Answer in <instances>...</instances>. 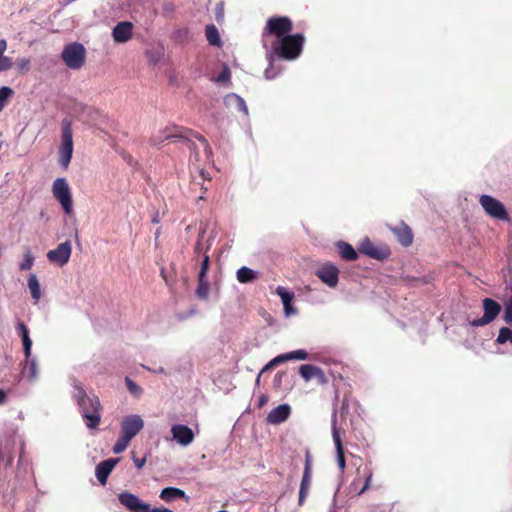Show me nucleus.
Here are the masks:
<instances>
[{
	"instance_id": "nucleus-37",
	"label": "nucleus",
	"mask_w": 512,
	"mask_h": 512,
	"mask_svg": "<svg viewBox=\"0 0 512 512\" xmlns=\"http://www.w3.org/2000/svg\"><path fill=\"white\" fill-rule=\"evenodd\" d=\"M34 256L31 253L30 249H27V252L25 253V258L22 262L19 264V269L21 271H27L30 270L34 264Z\"/></svg>"
},
{
	"instance_id": "nucleus-13",
	"label": "nucleus",
	"mask_w": 512,
	"mask_h": 512,
	"mask_svg": "<svg viewBox=\"0 0 512 512\" xmlns=\"http://www.w3.org/2000/svg\"><path fill=\"white\" fill-rule=\"evenodd\" d=\"M72 252L70 241L60 243L55 249L47 253V258L50 262L64 266L68 263Z\"/></svg>"
},
{
	"instance_id": "nucleus-45",
	"label": "nucleus",
	"mask_w": 512,
	"mask_h": 512,
	"mask_svg": "<svg viewBox=\"0 0 512 512\" xmlns=\"http://www.w3.org/2000/svg\"><path fill=\"white\" fill-rule=\"evenodd\" d=\"M304 471L312 472V455L308 449L305 451Z\"/></svg>"
},
{
	"instance_id": "nucleus-50",
	"label": "nucleus",
	"mask_w": 512,
	"mask_h": 512,
	"mask_svg": "<svg viewBox=\"0 0 512 512\" xmlns=\"http://www.w3.org/2000/svg\"><path fill=\"white\" fill-rule=\"evenodd\" d=\"M148 512H173V511L168 508H165V507H161V508H150L149 507Z\"/></svg>"
},
{
	"instance_id": "nucleus-16",
	"label": "nucleus",
	"mask_w": 512,
	"mask_h": 512,
	"mask_svg": "<svg viewBox=\"0 0 512 512\" xmlns=\"http://www.w3.org/2000/svg\"><path fill=\"white\" fill-rule=\"evenodd\" d=\"M316 276L329 287H335L338 283L339 270L335 265L327 263L317 270Z\"/></svg>"
},
{
	"instance_id": "nucleus-57",
	"label": "nucleus",
	"mask_w": 512,
	"mask_h": 512,
	"mask_svg": "<svg viewBox=\"0 0 512 512\" xmlns=\"http://www.w3.org/2000/svg\"><path fill=\"white\" fill-rule=\"evenodd\" d=\"M218 512H228V511H226V510H221V511H218Z\"/></svg>"
},
{
	"instance_id": "nucleus-3",
	"label": "nucleus",
	"mask_w": 512,
	"mask_h": 512,
	"mask_svg": "<svg viewBox=\"0 0 512 512\" xmlns=\"http://www.w3.org/2000/svg\"><path fill=\"white\" fill-rule=\"evenodd\" d=\"M293 30V22L287 16H273L270 17L266 25L263 29L262 37L264 46H266L265 41L269 36H274L275 39H280L282 37L290 35Z\"/></svg>"
},
{
	"instance_id": "nucleus-15",
	"label": "nucleus",
	"mask_w": 512,
	"mask_h": 512,
	"mask_svg": "<svg viewBox=\"0 0 512 512\" xmlns=\"http://www.w3.org/2000/svg\"><path fill=\"white\" fill-rule=\"evenodd\" d=\"M119 502L131 512H148L149 504L143 503L136 495L123 492L118 495Z\"/></svg>"
},
{
	"instance_id": "nucleus-51",
	"label": "nucleus",
	"mask_w": 512,
	"mask_h": 512,
	"mask_svg": "<svg viewBox=\"0 0 512 512\" xmlns=\"http://www.w3.org/2000/svg\"><path fill=\"white\" fill-rule=\"evenodd\" d=\"M163 10L165 12H169V13H172L174 11V7H173V4L171 3H166L163 5Z\"/></svg>"
},
{
	"instance_id": "nucleus-48",
	"label": "nucleus",
	"mask_w": 512,
	"mask_h": 512,
	"mask_svg": "<svg viewBox=\"0 0 512 512\" xmlns=\"http://www.w3.org/2000/svg\"><path fill=\"white\" fill-rule=\"evenodd\" d=\"M268 401H269L268 396L265 394H262L258 400V407L261 408V407L265 406L268 403Z\"/></svg>"
},
{
	"instance_id": "nucleus-43",
	"label": "nucleus",
	"mask_w": 512,
	"mask_h": 512,
	"mask_svg": "<svg viewBox=\"0 0 512 512\" xmlns=\"http://www.w3.org/2000/svg\"><path fill=\"white\" fill-rule=\"evenodd\" d=\"M504 320H505V322H507L509 324L512 323V296L505 303Z\"/></svg>"
},
{
	"instance_id": "nucleus-10",
	"label": "nucleus",
	"mask_w": 512,
	"mask_h": 512,
	"mask_svg": "<svg viewBox=\"0 0 512 512\" xmlns=\"http://www.w3.org/2000/svg\"><path fill=\"white\" fill-rule=\"evenodd\" d=\"M344 434L345 431L337 427V415L334 413L332 416V437L336 449L337 465L341 473H343L346 468L345 450L342 443V436Z\"/></svg>"
},
{
	"instance_id": "nucleus-7",
	"label": "nucleus",
	"mask_w": 512,
	"mask_h": 512,
	"mask_svg": "<svg viewBox=\"0 0 512 512\" xmlns=\"http://www.w3.org/2000/svg\"><path fill=\"white\" fill-rule=\"evenodd\" d=\"M479 203L486 214L490 217L502 221L509 220V214L505 206L498 199L484 194L480 196Z\"/></svg>"
},
{
	"instance_id": "nucleus-40",
	"label": "nucleus",
	"mask_w": 512,
	"mask_h": 512,
	"mask_svg": "<svg viewBox=\"0 0 512 512\" xmlns=\"http://www.w3.org/2000/svg\"><path fill=\"white\" fill-rule=\"evenodd\" d=\"M125 383H126L128 391L133 396L138 397L142 394V392H143L142 388L139 385H137L133 380H131L129 377L125 378Z\"/></svg>"
},
{
	"instance_id": "nucleus-17",
	"label": "nucleus",
	"mask_w": 512,
	"mask_h": 512,
	"mask_svg": "<svg viewBox=\"0 0 512 512\" xmlns=\"http://www.w3.org/2000/svg\"><path fill=\"white\" fill-rule=\"evenodd\" d=\"M390 230L402 246L409 247L412 245L414 235L411 228L404 221H401L395 227H390Z\"/></svg>"
},
{
	"instance_id": "nucleus-24",
	"label": "nucleus",
	"mask_w": 512,
	"mask_h": 512,
	"mask_svg": "<svg viewBox=\"0 0 512 512\" xmlns=\"http://www.w3.org/2000/svg\"><path fill=\"white\" fill-rule=\"evenodd\" d=\"M16 329H17L19 336L22 339L25 358L28 361L31 356V348H32V340L29 336V329L25 325V323L22 321L18 322Z\"/></svg>"
},
{
	"instance_id": "nucleus-52",
	"label": "nucleus",
	"mask_w": 512,
	"mask_h": 512,
	"mask_svg": "<svg viewBox=\"0 0 512 512\" xmlns=\"http://www.w3.org/2000/svg\"><path fill=\"white\" fill-rule=\"evenodd\" d=\"M203 250V247H202V243L200 241H198L194 247V252L196 254H200Z\"/></svg>"
},
{
	"instance_id": "nucleus-27",
	"label": "nucleus",
	"mask_w": 512,
	"mask_h": 512,
	"mask_svg": "<svg viewBox=\"0 0 512 512\" xmlns=\"http://www.w3.org/2000/svg\"><path fill=\"white\" fill-rule=\"evenodd\" d=\"M21 374L30 381H33L38 377L37 362L34 358L30 357L28 361L25 359V364L22 368Z\"/></svg>"
},
{
	"instance_id": "nucleus-56",
	"label": "nucleus",
	"mask_w": 512,
	"mask_h": 512,
	"mask_svg": "<svg viewBox=\"0 0 512 512\" xmlns=\"http://www.w3.org/2000/svg\"><path fill=\"white\" fill-rule=\"evenodd\" d=\"M2 458H3V457H2V453L0 452V460H1Z\"/></svg>"
},
{
	"instance_id": "nucleus-36",
	"label": "nucleus",
	"mask_w": 512,
	"mask_h": 512,
	"mask_svg": "<svg viewBox=\"0 0 512 512\" xmlns=\"http://www.w3.org/2000/svg\"><path fill=\"white\" fill-rule=\"evenodd\" d=\"M496 342L498 344H504L506 342H510L512 344V330L508 327H502L499 330Z\"/></svg>"
},
{
	"instance_id": "nucleus-42",
	"label": "nucleus",
	"mask_w": 512,
	"mask_h": 512,
	"mask_svg": "<svg viewBox=\"0 0 512 512\" xmlns=\"http://www.w3.org/2000/svg\"><path fill=\"white\" fill-rule=\"evenodd\" d=\"M231 72L227 65H224L222 71L216 78V82L219 83H230Z\"/></svg>"
},
{
	"instance_id": "nucleus-38",
	"label": "nucleus",
	"mask_w": 512,
	"mask_h": 512,
	"mask_svg": "<svg viewBox=\"0 0 512 512\" xmlns=\"http://www.w3.org/2000/svg\"><path fill=\"white\" fill-rule=\"evenodd\" d=\"M269 60V67L265 69L264 75L265 78L268 80L275 79L281 72V69L278 67H275L273 64L274 58L268 59Z\"/></svg>"
},
{
	"instance_id": "nucleus-47",
	"label": "nucleus",
	"mask_w": 512,
	"mask_h": 512,
	"mask_svg": "<svg viewBox=\"0 0 512 512\" xmlns=\"http://www.w3.org/2000/svg\"><path fill=\"white\" fill-rule=\"evenodd\" d=\"M195 137L204 145L207 152H211V147L208 141L200 134H196Z\"/></svg>"
},
{
	"instance_id": "nucleus-44",
	"label": "nucleus",
	"mask_w": 512,
	"mask_h": 512,
	"mask_svg": "<svg viewBox=\"0 0 512 512\" xmlns=\"http://www.w3.org/2000/svg\"><path fill=\"white\" fill-rule=\"evenodd\" d=\"M309 490H310L309 488L300 485L299 498H298L299 506H302L304 504L306 497L308 496Z\"/></svg>"
},
{
	"instance_id": "nucleus-4",
	"label": "nucleus",
	"mask_w": 512,
	"mask_h": 512,
	"mask_svg": "<svg viewBox=\"0 0 512 512\" xmlns=\"http://www.w3.org/2000/svg\"><path fill=\"white\" fill-rule=\"evenodd\" d=\"M62 134H61V145L59 148V164L67 169L73 154V133L71 122L64 119L61 123Z\"/></svg>"
},
{
	"instance_id": "nucleus-49",
	"label": "nucleus",
	"mask_w": 512,
	"mask_h": 512,
	"mask_svg": "<svg viewBox=\"0 0 512 512\" xmlns=\"http://www.w3.org/2000/svg\"><path fill=\"white\" fill-rule=\"evenodd\" d=\"M146 462L145 458H134V464L138 469H141Z\"/></svg>"
},
{
	"instance_id": "nucleus-18",
	"label": "nucleus",
	"mask_w": 512,
	"mask_h": 512,
	"mask_svg": "<svg viewBox=\"0 0 512 512\" xmlns=\"http://www.w3.org/2000/svg\"><path fill=\"white\" fill-rule=\"evenodd\" d=\"M173 439L182 446H187L194 440V433L191 428L183 424H175L171 428Z\"/></svg>"
},
{
	"instance_id": "nucleus-53",
	"label": "nucleus",
	"mask_w": 512,
	"mask_h": 512,
	"mask_svg": "<svg viewBox=\"0 0 512 512\" xmlns=\"http://www.w3.org/2000/svg\"><path fill=\"white\" fill-rule=\"evenodd\" d=\"M6 401V392L0 389V405L4 404Z\"/></svg>"
},
{
	"instance_id": "nucleus-25",
	"label": "nucleus",
	"mask_w": 512,
	"mask_h": 512,
	"mask_svg": "<svg viewBox=\"0 0 512 512\" xmlns=\"http://www.w3.org/2000/svg\"><path fill=\"white\" fill-rule=\"evenodd\" d=\"M276 294L281 298L286 315H291V314L296 313V310L291 305V303L295 297L293 292L288 291L286 288H284L282 286H278L276 288Z\"/></svg>"
},
{
	"instance_id": "nucleus-23",
	"label": "nucleus",
	"mask_w": 512,
	"mask_h": 512,
	"mask_svg": "<svg viewBox=\"0 0 512 512\" xmlns=\"http://www.w3.org/2000/svg\"><path fill=\"white\" fill-rule=\"evenodd\" d=\"M363 475H364V484H363V486L360 489H358V485H359L360 480H361V478H360V469H357V476L352 481V483L350 485V491L351 492H355L356 495L363 494L370 487V483L372 481V476H373L372 471L370 469L365 468Z\"/></svg>"
},
{
	"instance_id": "nucleus-39",
	"label": "nucleus",
	"mask_w": 512,
	"mask_h": 512,
	"mask_svg": "<svg viewBox=\"0 0 512 512\" xmlns=\"http://www.w3.org/2000/svg\"><path fill=\"white\" fill-rule=\"evenodd\" d=\"M130 440L125 438L124 436L120 435L118 440L113 446V452L115 454L122 453L129 445Z\"/></svg>"
},
{
	"instance_id": "nucleus-28",
	"label": "nucleus",
	"mask_w": 512,
	"mask_h": 512,
	"mask_svg": "<svg viewBox=\"0 0 512 512\" xmlns=\"http://www.w3.org/2000/svg\"><path fill=\"white\" fill-rule=\"evenodd\" d=\"M236 277L240 283H251L258 279V272L254 271L251 268L243 266L237 270Z\"/></svg>"
},
{
	"instance_id": "nucleus-30",
	"label": "nucleus",
	"mask_w": 512,
	"mask_h": 512,
	"mask_svg": "<svg viewBox=\"0 0 512 512\" xmlns=\"http://www.w3.org/2000/svg\"><path fill=\"white\" fill-rule=\"evenodd\" d=\"M185 497V492L175 487H166L160 493V498L165 502H171L174 499Z\"/></svg>"
},
{
	"instance_id": "nucleus-19",
	"label": "nucleus",
	"mask_w": 512,
	"mask_h": 512,
	"mask_svg": "<svg viewBox=\"0 0 512 512\" xmlns=\"http://www.w3.org/2000/svg\"><path fill=\"white\" fill-rule=\"evenodd\" d=\"M133 24L128 21L119 22L112 30V37L117 43H125L132 38Z\"/></svg>"
},
{
	"instance_id": "nucleus-8",
	"label": "nucleus",
	"mask_w": 512,
	"mask_h": 512,
	"mask_svg": "<svg viewBox=\"0 0 512 512\" xmlns=\"http://www.w3.org/2000/svg\"><path fill=\"white\" fill-rule=\"evenodd\" d=\"M210 267V257L205 253L199 264L198 286L195 294L198 299L207 300L209 297L210 284L208 281V270Z\"/></svg>"
},
{
	"instance_id": "nucleus-26",
	"label": "nucleus",
	"mask_w": 512,
	"mask_h": 512,
	"mask_svg": "<svg viewBox=\"0 0 512 512\" xmlns=\"http://www.w3.org/2000/svg\"><path fill=\"white\" fill-rule=\"evenodd\" d=\"M336 246H337V250H338L340 257L343 260L355 261L358 259V254H357L356 250L349 243L344 242V241H339Z\"/></svg>"
},
{
	"instance_id": "nucleus-14",
	"label": "nucleus",
	"mask_w": 512,
	"mask_h": 512,
	"mask_svg": "<svg viewBox=\"0 0 512 512\" xmlns=\"http://www.w3.org/2000/svg\"><path fill=\"white\" fill-rule=\"evenodd\" d=\"M359 251L369 256L370 258L376 259V260H384L387 259L391 252L388 247L385 246H377L369 239H364L359 247Z\"/></svg>"
},
{
	"instance_id": "nucleus-46",
	"label": "nucleus",
	"mask_w": 512,
	"mask_h": 512,
	"mask_svg": "<svg viewBox=\"0 0 512 512\" xmlns=\"http://www.w3.org/2000/svg\"><path fill=\"white\" fill-rule=\"evenodd\" d=\"M311 479H312V472L303 471V476H302L300 485L305 486L310 489Z\"/></svg>"
},
{
	"instance_id": "nucleus-29",
	"label": "nucleus",
	"mask_w": 512,
	"mask_h": 512,
	"mask_svg": "<svg viewBox=\"0 0 512 512\" xmlns=\"http://www.w3.org/2000/svg\"><path fill=\"white\" fill-rule=\"evenodd\" d=\"M6 50H7V41L5 39H1L0 40V73L8 71L13 67L12 58L4 55Z\"/></svg>"
},
{
	"instance_id": "nucleus-55",
	"label": "nucleus",
	"mask_w": 512,
	"mask_h": 512,
	"mask_svg": "<svg viewBox=\"0 0 512 512\" xmlns=\"http://www.w3.org/2000/svg\"><path fill=\"white\" fill-rule=\"evenodd\" d=\"M155 372H157V373H164V372H165V370H164V368H163V367H159V369H158V370H156Z\"/></svg>"
},
{
	"instance_id": "nucleus-54",
	"label": "nucleus",
	"mask_w": 512,
	"mask_h": 512,
	"mask_svg": "<svg viewBox=\"0 0 512 512\" xmlns=\"http://www.w3.org/2000/svg\"><path fill=\"white\" fill-rule=\"evenodd\" d=\"M176 137L186 138V136H184V135H169L165 139L170 140L171 138H176Z\"/></svg>"
},
{
	"instance_id": "nucleus-9",
	"label": "nucleus",
	"mask_w": 512,
	"mask_h": 512,
	"mask_svg": "<svg viewBox=\"0 0 512 512\" xmlns=\"http://www.w3.org/2000/svg\"><path fill=\"white\" fill-rule=\"evenodd\" d=\"M482 306L484 309L483 316L470 322V324L474 327L485 326L491 323L501 312V305L491 298H484L482 301Z\"/></svg>"
},
{
	"instance_id": "nucleus-12",
	"label": "nucleus",
	"mask_w": 512,
	"mask_h": 512,
	"mask_svg": "<svg viewBox=\"0 0 512 512\" xmlns=\"http://www.w3.org/2000/svg\"><path fill=\"white\" fill-rule=\"evenodd\" d=\"M144 422L138 415L125 417L121 422V435L130 441L142 430Z\"/></svg>"
},
{
	"instance_id": "nucleus-5",
	"label": "nucleus",
	"mask_w": 512,
	"mask_h": 512,
	"mask_svg": "<svg viewBox=\"0 0 512 512\" xmlns=\"http://www.w3.org/2000/svg\"><path fill=\"white\" fill-rule=\"evenodd\" d=\"M61 57L68 68L78 70L85 63L86 50L80 43H70L64 47Z\"/></svg>"
},
{
	"instance_id": "nucleus-34",
	"label": "nucleus",
	"mask_w": 512,
	"mask_h": 512,
	"mask_svg": "<svg viewBox=\"0 0 512 512\" xmlns=\"http://www.w3.org/2000/svg\"><path fill=\"white\" fill-rule=\"evenodd\" d=\"M13 66H15L16 72L18 74L24 75L28 73L31 67L30 59L28 58H18L15 62H13Z\"/></svg>"
},
{
	"instance_id": "nucleus-33",
	"label": "nucleus",
	"mask_w": 512,
	"mask_h": 512,
	"mask_svg": "<svg viewBox=\"0 0 512 512\" xmlns=\"http://www.w3.org/2000/svg\"><path fill=\"white\" fill-rule=\"evenodd\" d=\"M28 287L31 293L32 298L35 301H38L41 298V289L40 284L35 274H31L28 278Z\"/></svg>"
},
{
	"instance_id": "nucleus-32",
	"label": "nucleus",
	"mask_w": 512,
	"mask_h": 512,
	"mask_svg": "<svg viewBox=\"0 0 512 512\" xmlns=\"http://www.w3.org/2000/svg\"><path fill=\"white\" fill-rule=\"evenodd\" d=\"M225 103L229 105H235L238 111L248 114L247 105L242 97L235 93H230L225 97Z\"/></svg>"
},
{
	"instance_id": "nucleus-6",
	"label": "nucleus",
	"mask_w": 512,
	"mask_h": 512,
	"mask_svg": "<svg viewBox=\"0 0 512 512\" xmlns=\"http://www.w3.org/2000/svg\"><path fill=\"white\" fill-rule=\"evenodd\" d=\"M52 193L55 199L61 204L66 214L73 211V200L70 187L65 178H57L52 185Z\"/></svg>"
},
{
	"instance_id": "nucleus-11",
	"label": "nucleus",
	"mask_w": 512,
	"mask_h": 512,
	"mask_svg": "<svg viewBox=\"0 0 512 512\" xmlns=\"http://www.w3.org/2000/svg\"><path fill=\"white\" fill-rule=\"evenodd\" d=\"M308 358V353L306 350L299 349L295 351H291L288 353L280 354L273 358L271 361H269L260 371L258 374V377L256 379V383L258 384L260 381V377L263 373H265L268 370L273 369L277 365H280L284 362L290 361V360H306Z\"/></svg>"
},
{
	"instance_id": "nucleus-21",
	"label": "nucleus",
	"mask_w": 512,
	"mask_h": 512,
	"mask_svg": "<svg viewBox=\"0 0 512 512\" xmlns=\"http://www.w3.org/2000/svg\"><path fill=\"white\" fill-rule=\"evenodd\" d=\"M117 462L118 459L110 458L100 462L96 466V477L102 485H105L107 483V479L112 470L114 469L115 465L117 464Z\"/></svg>"
},
{
	"instance_id": "nucleus-41",
	"label": "nucleus",
	"mask_w": 512,
	"mask_h": 512,
	"mask_svg": "<svg viewBox=\"0 0 512 512\" xmlns=\"http://www.w3.org/2000/svg\"><path fill=\"white\" fill-rule=\"evenodd\" d=\"M286 376H287V373L285 371H278L275 374L274 379H273V383H272V386H273L274 390H276V391H280L281 390L283 379Z\"/></svg>"
},
{
	"instance_id": "nucleus-20",
	"label": "nucleus",
	"mask_w": 512,
	"mask_h": 512,
	"mask_svg": "<svg viewBox=\"0 0 512 512\" xmlns=\"http://www.w3.org/2000/svg\"><path fill=\"white\" fill-rule=\"evenodd\" d=\"M291 414V407L288 404H281L272 409L267 415L266 421L269 424L278 425L285 422Z\"/></svg>"
},
{
	"instance_id": "nucleus-1",
	"label": "nucleus",
	"mask_w": 512,
	"mask_h": 512,
	"mask_svg": "<svg viewBox=\"0 0 512 512\" xmlns=\"http://www.w3.org/2000/svg\"><path fill=\"white\" fill-rule=\"evenodd\" d=\"M73 398L80 407V412L85 420L86 426L90 429L96 428L101 421V403L96 396L90 397L86 394L80 383H74Z\"/></svg>"
},
{
	"instance_id": "nucleus-31",
	"label": "nucleus",
	"mask_w": 512,
	"mask_h": 512,
	"mask_svg": "<svg viewBox=\"0 0 512 512\" xmlns=\"http://www.w3.org/2000/svg\"><path fill=\"white\" fill-rule=\"evenodd\" d=\"M205 36L210 45L217 47L222 45L219 31L214 24H209L205 27Z\"/></svg>"
},
{
	"instance_id": "nucleus-35",
	"label": "nucleus",
	"mask_w": 512,
	"mask_h": 512,
	"mask_svg": "<svg viewBox=\"0 0 512 512\" xmlns=\"http://www.w3.org/2000/svg\"><path fill=\"white\" fill-rule=\"evenodd\" d=\"M13 94L14 91L10 87L4 86L0 88V112L8 104Z\"/></svg>"
},
{
	"instance_id": "nucleus-2",
	"label": "nucleus",
	"mask_w": 512,
	"mask_h": 512,
	"mask_svg": "<svg viewBox=\"0 0 512 512\" xmlns=\"http://www.w3.org/2000/svg\"><path fill=\"white\" fill-rule=\"evenodd\" d=\"M305 38L303 34L296 33L275 39L271 43L270 51L267 54V58H278L284 60H295L297 59L303 50Z\"/></svg>"
},
{
	"instance_id": "nucleus-22",
	"label": "nucleus",
	"mask_w": 512,
	"mask_h": 512,
	"mask_svg": "<svg viewBox=\"0 0 512 512\" xmlns=\"http://www.w3.org/2000/svg\"><path fill=\"white\" fill-rule=\"evenodd\" d=\"M299 373L305 381H309L315 377L321 383L326 382V377L323 370L317 366L311 364L301 365L299 368Z\"/></svg>"
}]
</instances>
